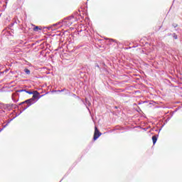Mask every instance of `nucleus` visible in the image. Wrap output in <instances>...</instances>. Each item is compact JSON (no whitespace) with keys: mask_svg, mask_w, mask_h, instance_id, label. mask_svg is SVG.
Here are the masks:
<instances>
[{"mask_svg":"<svg viewBox=\"0 0 182 182\" xmlns=\"http://www.w3.org/2000/svg\"><path fill=\"white\" fill-rule=\"evenodd\" d=\"M101 136H102V133L100 132V131H99V129H97V127H95L93 139L97 140V139H99Z\"/></svg>","mask_w":182,"mask_h":182,"instance_id":"nucleus-1","label":"nucleus"},{"mask_svg":"<svg viewBox=\"0 0 182 182\" xmlns=\"http://www.w3.org/2000/svg\"><path fill=\"white\" fill-rule=\"evenodd\" d=\"M33 31H34V32H39V31H42V28L38 26H35L33 28Z\"/></svg>","mask_w":182,"mask_h":182,"instance_id":"nucleus-2","label":"nucleus"},{"mask_svg":"<svg viewBox=\"0 0 182 182\" xmlns=\"http://www.w3.org/2000/svg\"><path fill=\"white\" fill-rule=\"evenodd\" d=\"M39 96V92H38V91H34L33 92V99H36L38 98Z\"/></svg>","mask_w":182,"mask_h":182,"instance_id":"nucleus-3","label":"nucleus"},{"mask_svg":"<svg viewBox=\"0 0 182 182\" xmlns=\"http://www.w3.org/2000/svg\"><path fill=\"white\" fill-rule=\"evenodd\" d=\"M32 102H33V98L26 100V101H24V103H27V105H29V106H31V105H32Z\"/></svg>","mask_w":182,"mask_h":182,"instance_id":"nucleus-4","label":"nucleus"},{"mask_svg":"<svg viewBox=\"0 0 182 182\" xmlns=\"http://www.w3.org/2000/svg\"><path fill=\"white\" fill-rule=\"evenodd\" d=\"M152 141L153 144H156V143L157 142V135H154L152 136Z\"/></svg>","mask_w":182,"mask_h":182,"instance_id":"nucleus-5","label":"nucleus"},{"mask_svg":"<svg viewBox=\"0 0 182 182\" xmlns=\"http://www.w3.org/2000/svg\"><path fill=\"white\" fill-rule=\"evenodd\" d=\"M24 72L26 73V75H31V70H29L28 68H25Z\"/></svg>","mask_w":182,"mask_h":182,"instance_id":"nucleus-6","label":"nucleus"},{"mask_svg":"<svg viewBox=\"0 0 182 182\" xmlns=\"http://www.w3.org/2000/svg\"><path fill=\"white\" fill-rule=\"evenodd\" d=\"M66 23H67V25H69V26H70V25H72L73 23V22L69 21V20H67Z\"/></svg>","mask_w":182,"mask_h":182,"instance_id":"nucleus-7","label":"nucleus"},{"mask_svg":"<svg viewBox=\"0 0 182 182\" xmlns=\"http://www.w3.org/2000/svg\"><path fill=\"white\" fill-rule=\"evenodd\" d=\"M26 93H28V95H33V92L27 91V90H26Z\"/></svg>","mask_w":182,"mask_h":182,"instance_id":"nucleus-8","label":"nucleus"},{"mask_svg":"<svg viewBox=\"0 0 182 182\" xmlns=\"http://www.w3.org/2000/svg\"><path fill=\"white\" fill-rule=\"evenodd\" d=\"M19 93L22 92H26V90H19L18 91Z\"/></svg>","mask_w":182,"mask_h":182,"instance_id":"nucleus-9","label":"nucleus"},{"mask_svg":"<svg viewBox=\"0 0 182 182\" xmlns=\"http://www.w3.org/2000/svg\"><path fill=\"white\" fill-rule=\"evenodd\" d=\"M24 103H26L25 102H21L20 104H19V105L21 106V105H24Z\"/></svg>","mask_w":182,"mask_h":182,"instance_id":"nucleus-10","label":"nucleus"},{"mask_svg":"<svg viewBox=\"0 0 182 182\" xmlns=\"http://www.w3.org/2000/svg\"><path fill=\"white\" fill-rule=\"evenodd\" d=\"M174 39H177V35L173 36Z\"/></svg>","mask_w":182,"mask_h":182,"instance_id":"nucleus-11","label":"nucleus"}]
</instances>
